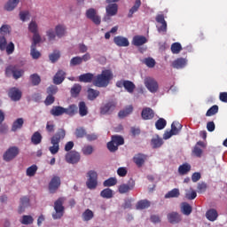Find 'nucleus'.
<instances>
[{
  "label": "nucleus",
  "instance_id": "obj_1",
  "mask_svg": "<svg viewBox=\"0 0 227 227\" xmlns=\"http://www.w3.org/2000/svg\"><path fill=\"white\" fill-rule=\"evenodd\" d=\"M67 136V131L65 129H59L58 131L51 137V145L52 146L49 147V152L51 155H56L59 152V143L65 139Z\"/></svg>",
  "mask_w": 227,
  "mask_h": 227
},
{
  "label": "nucleus",
  "instance_id": "obj_2",
  "mask_svg": "<svg viewBox=\"0 0 227 227\" xmlns=\"http://www.w3.org/2000/svg\"><path fill=\"white\" fill-rule=\"evenodd\" d=\"M113 79V72L109 69L103 70L100 74H98L93 81L94 86L98 88H107L109 82Z\"/></svg>",
  "mask_w": 227,
  "mask_h": 227
},
{
  "label": "nucleus",
  "instance_id": "obj_3",
  "mask_svg": "<svg viewBox=\"0 0 227 227\" xmlns=\"http://www.w3.org/2000/svg\"><path fill=\"white\" fill-rule=\"evenodd\" d=\"M5 75L6 77H13L17 81L24 75V71L15 65H10L5 68Z\"/></svg>",
  "mask_w": 227,
  "mask_h": 227
},
{
  "label": "nucleus",
  "instance_id": "obj_4",
  "mask_svg": "<svg viewBox=\"0 0 227 227\" xmlns=\"http://www.w3.org/2000/svg\"><path fill=\"white\" fill-rule=\"evenodd\" d=\"M65 203V198L60 197L54 202V210L55 213L52 214L53 219H61L63 214H65V207L63 206Z\"/></svg>",
  "mask_w": 227,
  "mask_h": 227
},
{
  "label": "nucleus",
  "instance_id": "obj_5",
  "mask_svg": "<svg viewBox=\"0 0 227 227\" xmlns=\"http://www.w3.org/2000/svg\"><path fill=\"white\" fill-rule=\"evenodd\" d=\"M87 182L86 185L88 189L93 190L97 189V185H98V174L95 170H90L87 173Z\"/></svg>",
  "mask_w": 227,
  "mask_h": 227
},
{
  "label": "nucleus",
  "instance_id": "obj_6",
  "mask_svg": "<svg viewBox=\"0 0 227 227\" xmlns=\"http://www.w3.org/2000/svg\"><path fill=\"white\" fill-rule=\"evenodd\" d=\"M144 84L150 93H157L159 91V82H157L153 77H145Z\"/></svg>",
  "mask_w": 227,
  "mask_h": 227
},
{
  "label": "nucleus",
  "instance_id": "obj_7",
  "mask_svg": "<svg viewBox=\"0 0 227 227\" xmlns=\"http://www.w3.org/2000/svg\"><path fill=\"white\" fill-rule=\"evenodd\" d=\"M20 153V150L17 146H11L9 147L6 152L3 155L4 160L5 162H10L11 160H13L17 155Z\"/></svg>",
  "mask_w": 227,
  "mask_h": 227
},
{
  "label": "nucleus",
  "instance_id": "obj_8",
  "mask_svg": "<svg viewBox=\"0 0 227 227\" xmlns=\"http://www.w3.org/2000/svg\"><path fill=\"white\" fill-rule=\"evenodd\" d=\"M106 15L104 17L105 22L111 20V17H114L118 13V4H109L106 7Z\"/></svg>",
  "mask_w": 227,
  "mask_h": 227
},
{
  "label": "nucleus",
  "instance_id": "obj_9",
  "mask_svg": "<svg viewBox=\"0 0 227 227\" xmlns=\"http://www.w3.org/2000/svg\"><path fill=\"white\" fill-rule=\"evenodd\" d=\"M86 17L87 19H90V20H92L96 26H100V23L102 22L100 16L97 14V10L94 8H90L86 11Z\"/></svg>",
  "mask_w": 227,
  "mask_h": 227
},
{
  "label": "nucleus",
  "instance_id": "obj_10",
  "mask_svg": "<svg viewBox=\"0 0 227 227\" xmlns=\"http://www.w3.org/2000/svg\"><path fill=\"white\" fill-rule=\"evenodd\" d=\"M116 109V102L109 101L100 107V114H113Z\"/></svg>",
  "mask_w": 227,
  "mask_h": 227
},
{
  "label": "nucleus",
  "instance_id": "obj_11",
  "mask_svg": "<svg viewBox=\"0 0 227 227\" xmlns=\"http://www.w3.org/2000/svg\"><path fill=\"white\" fill-rule=\"evenodd\" d=\"M136 186V182L133 179H129L127 184H122L118 187L120 194H127L129 191H132Z\"/></svg>",
  "mask_w": 227,
  "mask_h": 227
},
{
  "label": "nucleus",
  "instance_id": "obj_12",
  "mask_svg": "<svg viewBox=\"0 0 227 227\" xmlns=\"http://www.w3.org/2000/svg\"><path fill=\"white\" fill-rule=\"evenodd\" d=\"M8 97L12 102H19L22 98V91L19 88L12 87L8 90Z\"/></svg>",
  "mask_w": 227,
  "mask_h": 227
},
{
  "label": "nucleus",
  "instance_id": "obj_13",
  "mask_svg": "<svg viewBox=\"0 0 227 227\" xmlns=\"http://www.w3.org/2000/svg\"><path fill=\"white\" fill-rule=\"evenodd\" d=\"M81 160V154L76 151H71L66 154V161L68 164H77Z\"/></svg>",
  "mask_w": 227,
  "mask_h": 227
},
{
  "label": "nucleus",
  "instance_id": "obj_14",
  "mask_svg": "<svg viewBox=\"0 0 227 227\" xmlns=\"http://www.w3.org/2000/svg\"><path fill=\"white\" fill-rule=\"evenodd\" d=\"M61 185V178L58 176H54L49 183V191L51 194H54L59 186Z\"/></svg>",
  "mask_w": 227,
  "mask_h": 227
},
{
  "label": "nucleus",
  "instance_id": "obj_15",
  "mask_svg": "<svg viewBox=\"0 0 227 227\" xmlns=\"http://www.w3.org/2000/svg\"><path fill=\"white\" fill-rule=\"evenodd\" d=\"M156 22H158V24H161L160 27H158L159 33H166L168 31V23L164 19V14H158L156 16Z\"/></svg>",
  "mask_w": 227,
  "mask_h": 227
},
{
  "label": "nucleus",
  "instance_id": "obj_16",
  "mask_svg": "<svg viewBox=\"0 0 227 227\" xmlns=\"http://www.w3.org/2000/svg\"><path fill=\"white\" fill-rule=\"evenodd\" d=\"M114 43H115V45H117V47H129V45H130L129 39H127V37H123L121 35L115 36L114 38Z\"/></svg>",
  "mask_w": 227,
  "mask_h": 227
},
{
  "label": "nucleus",
  "instance_id": "obj_17",
  "mask_svg": "<svg viewBox=\"0 0 227 227\" xmlns=\"http://www.w3.org/2000/svg\"><path fill=\"white\" fill-rule=\"evenodd\" d=\"M147 157L148 156H146V154H143V153L136 154L133 157V162H135V164L137 166V168H142L143 165L145 164Z\"/></svg>",
  "mask_w": 227,
  "mask_h": 227
},
{
  "label": "nucleus",
  "instance_id": "obj_18",
  "mask_svg": "<svg viewBox=\"0 0 227 227\" xmlns=\"http://www.w3.org/2000/svg\"><path fill=\"white\" fill-rule=\"evenodd\" d=\"M167 217L170 224H178L182 221V216L177 212L169 213Z\"/></svg>",
  "mask_w": 227,
  "mask_h": 227
},
{
  "label": "nucleus",
  "instance_id": "obj_19",
  "mask_svg": "<svg viewBox=\"0 0 227 227\" xmlns=\"http://www.w3.org/2000/svg\"><path fill=\"white\" fill-rule=\"evenodd\" d=\"M141 116L144 120H153V116H155V113L150 107H145L142 110Z\"/></svg>",
  "mask_w": 227,
  "mask_h": 227
},
{
  "label": "nucleus",
  "instance_id": "obj_20",
  "mask_svg": "<svg viewBox=\"0 0 227 227\" xmlns=\"http://www.w3.org/2000/svg\"><path fill=\"white\" fill-rule=\"evenodd\" d=\"M146 42H148V39L144 35H135L132 40V44L135 45V47H141V45H145Z\"/></svg>",
  "mask_w": 227,
  "mask_h": 227
},
{
  "label": "nucleus",
  "instance_id": "obj_21",
  "mask_svg": "<svg viewBox=\"0 0 227 227\" xmlns=\"http://www.w3.org/2000/svg\"><path fill=\"white\" fill-rule=\"evenodd\" d=\"M66 75H67V73H65L63 70H59L53 77V83L61 84V82L65 81Z\"/></svg>",
  "mask_w": 227,
  "mask_h": 227
},
{
  "label": "nucleus",
  "instance_id": "obj_22",
  "mask_svg": "<svg viewBox=\"0 0 227 227\" xmlns=\"http://www.w3.org/2000/svg\"><path fill=\"white\" fill-rule=\"evenodd\" d=\"M206 217L207 221H211L212 223H214V221H217L219 214L217 213V210L211 208L206 212Z\"/></svg>",
  "mask_w": 227,
  "mask_h": 227
},
{
  "label": "nucleus",
  "instance_id": "obj_23",
  "mask_svg": "<svg viewBox=\"0 0 227 227\" xmlns=\"http://www.w3.org/2000/svg\"><path fill=\"white\" fill-rule=\"evenodd\" d=\"M27 207H29V198L22 197L18 209L19 214H22Z\"/></svg>",
  "mask_w": 227,
  "mask_h": 227
},
{
  "label": "nucleus",
  "instance_id": "obj_24",
  "mask_svg": "<svg viewBox=\"0 0 227 227\" xmlns=\"http://www.w3.org/2000/svg\"><path fill=\"white\" fill-rule=\"evenodd\" d=\"M186 65H187V60L184 58H179L174 60L172 63L173 68H176V69L184 68Z\"/></svg>",
  "mask_w": 227,
  "mask_h": 227
},
{
  "label": "nucleus",
  "instance_id": "obj_25",
  "mask_svg": "<svg viewBox=\"0 0 227 227\" xmlns=\"http://www.w3.org/2000/svg\"><path fill=\"white\" fill-rule=\"evenodd\" d=\"M132 111H134V107L132 106H128L123 110H121L118 113V116L119 118L123 120V118H126V116H129V114H131Z\"/></svg>",
  "mask_w": 227,
  "mask_h": 227
},
{
  "label": "nucleus",
  "instance_id": "obj_26",
  "mask_svg": "<svg viewBox=\"0 0 227 227\" xmlns=\"http://www.w3.org/2000/svg\"><path fill=\"white\" fill-rule=\"evenodd\" d=\"M23 126H24V119L18 118L12 123V132H17L18 130H20V129H22Z\"/></svg>",
  "mask_w": 227,
  "mask_h": 227
},
{
  "label": "nucleus",
  "instance_id": "obj_27",
  "mask_svg": "<svg viewBox=\"0 0 227 227\" xmlns=\"http://www.w3.org/2000/svg\"><path fill=\"white\" fill-rule=\"evenodd\" d=\"M66 112L63 106H53L50 113L52 116H62V114H66Z\"/></svg>",
  "mask_w": 227,
  "mask_h": 227
},
{
  "label": "nucleus",
  "instance_id": "obj_28",
  "mask_svg": "<svg viewBox=\"0 0 227 227\" xmlns=\"http://www.w3.org/2000/svg\"><path fill=\"white\" fill-rule=\"evenodd\" d=\"M79 114L82 117L88 116V106H86V102L81 101L78 104Z\"/></svg>",
  "mask_w": 227,
  "mask_h": 227
},
{
  "label": "nucleus",
  "instance_id": "obj_29",
  "mask_svg": "<svg viewBox=\"0 0 227 227\" xmlns=\"http://www.w3.org/2000/svg\"><path fill=\"white\" fill-rule=\"evenodd\" d=\"M82 90V86H81V84L79 83H75L70 90L71 93V97H73L74 98H77V97H79V94L81 93V91Z\"/></svg>",
  "mask_w": 227,
  "mask_h": 227
},
{
  "label": "nucleus",
  "instance_id": "obj_30",
  "mask_svg": "<svg viewBox=\"0 0 227 227\" xmlns=\"http://www.w3.org/2000/svg\"><path fill=\"white\" fill-rule=\"evenodd\" d=\"M42 139H43V137H42V134L39 131L34 132V134L31 137V143L32 145H40L42 143Z\"/></svg>",
  "mask_w": 227,
  "mask_h": 227
},
{
  "label": "nucleus",
  "instance_id": "obj_31",
  "mask_svg": "<svg viewBox=\"0 0 227 227\" xmlns=\"http://www.w3.org/2000/svg\"><path fill=\"white\" fill-rule=\"evenodd\" d=\"M19 3H20V0H9L4 6V9L7 12H12V10L17 8V4H19Z\"/></svg>",
  "mask_w": 227,
  "mask_h": 227
},
{
  "label": "nucleus",
  "instance_id": "obj_32",
  "mask_svg": "<svg viewBox=\"0 0 227 227\" xmlns=\"http://www.w3.org/2000/svg\"><path fill=\"white\" fill-rule=\"evenodd\" d=\"M141 7V0H136L134 5L129 9L128 17L129 19H132V16L139 8Z\"/></svg>",
  "mask_w": 227,
  "mask_h": 227
},
{
  "label": "nucleus",
  "instance_id": "obj_33",
  "mask_svg": "<svg viewBox=\"0 0 227 227\" xmlns=\"http://www.w3.org/2000/svg\"><path fill=\"white\" fill-rule=\"evenodd\" d=\"M182 125L178 121H173L171 124V131L174 136H178L180 134V131L182 130Z\"/></svg>",
  "mask_w": 227,
  "mask_h": 227
},
{
  "label": "nucleus",
  "instance_id": "obj_34",
  "mask_svg": "<svg viewBox=\"0 0 227 227\" xmlns=\"http://www.w3.org/2000/svg\"><path fill=\"white\" fill-rule=\"evenodd\" d=\"M55 32L59 38H63V35L67 33V27H65V25H57L55 27Z\"/></svg>",
  "mask_w": 227,
  "mask_h": 227
},
{
  "label": "nucleus",
  "instance_id": "obj_35",
  "mask_svg": "<svg viewBox=\"0 0 227 227\" xmlns=\"http://www.w3.org/2000/svg\"><path fill=\"white\" fill-rule=\"evenodd\" d=\"M93 74L91 73H86L83 74H81L79 76V82H91L93 81Z\"/></svg>",
  "mask_w": 227,
  "mask_h": 227
},
{
  "label": "nucleus",
  "instance_id": "obj_36",
  "mask_svg": "<svg viewBox=\"0 0 227 227\" xmlns=\"http://www.w3.org/2000/svg\"><path fill=\"white\" fill-rule=\"evenodd\" d=\"M87 93H88V100H91V101L95 100L100 95V91L95 89H88Z\"/></svg>",
  "mask_w": 227,
  "mask_h": 227
},
{
  "label": "nucleus",
  "instance_id": "obj_37",
  "mask_svg": "<svg viewBox=\"0 0 227 227\" xmlns=\"http://www.w3.org/2000/svg\"><path fill=\"white\" fill-rule=\"evenodd\" d=\"M151 145L153 148H160V146L164 145V141L162 140V138L159 137V136H156V137L152 138Z\"/></svg>",
  "mask_w": 227,
  "mask_h": 227
},
{
  "label": "nucleus",
  "instance_id": "obj_38",
  "mask_svg": "<svg viewBox=\"0 0 227 227\" xmlns=\"http://www.w3.org/2000/svg\"><path fill=\"white\" fill-rule=\"evenodd\" d=\"M66 114H68V116H74L77 111H79V108L77 107V105H70L67 108H65Z\"/></svg>",
  "mask_w": 227,
  "mask_h": 227
},
{
  "label": "nucleus",
  "instance_id": "obj_39",
  "mask_svg": "<svg viewBox=\"0 0 227 227\" xmlns=\"http://www.w3.org/2000/svg\"><path fill=\"white\" fill-rule=\"evenodd\" d=\"M168 125V121L164 118H160L155 122V128L157 130H163V129H166V126Z\"/></svg>",
  "mask_w": 227,
  "mask_h": 227
},
{
  "label": "nucleus",
  "instance_id": "obj_40",
  "mask_svg": "<svg viewBox=\"0 0 227 227\" xmlns=\"http://www.w3.org/2000/svg\"><path fill=\"white\" fill-rule=\"evenodd\" d=\"M124 90H126L128 93H134V90H136V84L129 80H126L124 81Z\"/></svg>",
  "mask_w": 227,
  "mask_h": 227
},
{
  "label": "nucleus",
  "instance_id": "obj_41",
  "mask_svg": "<svg viewBox=\"0 0 227 227\" xmlns=\"http://www.w3.org/2000/svg\"><path fill=\"white\" fill-rule=\"evenodd\" d=\"M82 217L83 221H86V222L91 221V219H93V217H95V214L90 209H86L82 213Z\"/></svg>",
  "mask_w": 227,
  "mask_h": 227
},
{
  "label": "nucleus",
  "instance_id": "obj_42",
  "mask_svg": "<svg viewBox=\"0 0 227 227\" xmlns=\"http://www.w3.org/2000/svg\"><path fill=\"white\" fill-rule=\"evenodd\" d=\"M189 171H191V165L189 163H184L178 168L179 175H187Z\"/></svg>",
  "mask_w": 227,
  "mask_h": 227
},
{
  "label": "nucleus",
  "instance_id": "obj_43",
  "mask_svg": "<svg viewBox=\"0 0 227 227\" xmlns=\"http://www.w3.org/2000/svg\"><path fill=\"white\" fill-rule=\"evenodd\" d=\"M112 142L114 143L117 146H121V145H125V139H123V137L119 135L112 136Z\"/></svg>",
  "mask_w": 227,
  "mask_h": 227
},
{
  "label": "nucleus",
  "instance_id": "obj_44",
  "mask_svg": "<svg viewBox=\"0 0 227 227\" xmlns=\"http://www.w3.org/2000/svg\"><path fill=\"white\" fill-rule=\"evenodd\" d=\"M182 212L184 215H191L192 214V207L187 202H184L182 205Z\"/></svg>",
  "mask_w": 227,
  "mask_h": 227
},
{
  "label": "nucleus",
  "instance_id": "obj_45",
  "mask_svg": "<svg viewBox=\"0 0 227 227\" xmlns=\"http://www.w3.org/2000/svg\"><path fill=\"white\" fill-rule=\"evenodd\" d=\"M150 207V201L147 200H139L137 203V210H145V208H148Z\"/></svg>",
  "mask_w": 227,
  "mask_h": 227
},
{
  "label": "nucleus",
  "instance_id": "obj_46",
  "mask_svg": "<svg viewBox=\"0 0 227 227\" xmlns=\"http://www.w3.org/2000/svg\"><path fill=\"white\" fill-rule=\"evenodd\" d=\"M180 196V190L178 188H174L169 191L167 194H165V198L168 200L169 198H178Z\"/></svg>",
  "mask_w": 227,
  "mask_h": 227
},
{
  "label": "nucleus",
  "instance_id": "obj_47",
  "mask_svg": "<svg viewBox=\"0 0 227 227\" xmlns=\"http://www.w3.org/2000/svg\"><path fill=\"white\" fill-rule=\"evenodd\" d=\"M101 198H106V200H111L113 198V190L110 188H106L100 192Z\"/></svg>",
  "mask_w": 227,
  "mask_h": 227
},
{
  "label": "nucleus",
  "instance_id": "obj_48",
  "mask_svg": "<svg viewBox=\"0 0 227 227\" xmlns=\"http://www.w3.org/2000/svg\"><path fill=\"white\" fill-rule=\"evenodd\" d=\"M208 188V185L205 182L198 183L197 185V192L199 194H203V192H207V189Z\"/></svg>",
  "mask_w": 227,
  "mask_h": 227
},
{
  "label": "nucleus",
  "instance_id": "obj_49",
  "mask_svg": "<svg viewBox=\"0 0 227 227\" xmlns=\"http://www.w3.org/2000/svg\"><path fill=\"white\" fill-rule=\"evenodd\" d=\"M118 184V180L115 177H110L104 181L103 185L104 187H113Z\"/></svg>",
  "mask_w": 227,
  "mask_h": 227
},
{
  "label": "nucleus",
  "instance_id": "obj_50",
  "mask_svg": "<svg viewBox=\"0 0 227 227\" xmlns=\"http://www.w3.org/2000/svg\"><path fill=\"white\" fill-rule=\"evenodd\" d=\"M182 51V44L180 43H173L171 45V52L172 54H180Z\"/></svg>",
  "mask_w": 227,
  "mask_h": 227
},
{
  "label": "nucleus",
  "instance_id": "obj_51",
  "mask_svg": "<svg viewBox=\"0 0 227 227\" xmlns=\"http://www.w3.org/2000/svg\"><path fill=\"white\" fill-rule=\"evenodd\" d=\"M30 80H31L33 86H38V84H40V82H42V78H40V75H38V74H31Z\"/></svg>",
  "mask_w": 227,
  "mask_h": 227
},
{
  "label": "nucleus",
  "instance_id": "obj_52",
  "mask_svg": "<svg viewBox=\"0 0 227 227\" xmlns=\"http://www.w3.org/2000/svg\"><path fill=\"white\" fill-rule=\"evenodd\" d=\"M34 221L35 219L33 218V216L25 215L22 216L20 223L21 224L27 225V224H33Z\"/></svg>",
  "mask_w": 227,
  "mask_h": 227
},
{
  "label": "nucleus",
  "instance_id": "obj_53",
  "mask_svg": "<svg viewBox=\"0 0 227 227\" xmlns=\"http://www.w3.org/2000/svg\"><path fill=\"white\" fill-rule=\"evenodd\" d=\"M217 113H219V106L217 105H214L207 111L206 116H214V114H217Z\"/></svg>",
  "mask_w": 227,
  "mask_h": 227
},
{
  "label": "nucleus",
  "instance_id": "obj_54",
  "mask_svg": "<svg viewBox=\"0 0 227 227\" xmlns=\"http://www.w3.org/2000/svg\"><path fill=\"white\" fill-rule=\"evenodd\" d=\"M38 171V167L36 165H32L27 168V176H35Z\"/></svg>",
  "mask_w": 227,
  "mask_h": 227
},
{
  "label": "nucleus",
  "instance_id": "obj_55",
  "mask_svg": "<svg viewBox=\"0 0 227 227\" xmlns=\"http://www.w3.org/2000/svg\"><path fill=\"white\" fill-rule=\"evenodd\" d=\"M30 56L33 58V59H38V58L42 56V53L36 51V46L31 45Z\"/></svg>",
  "mask_w": 227,
  "mask_h": 227
},
{
  "label": "nucleus",
  "instance_id": "obj_56",
  "mask_svg": "<svg viewBox=\"0 0 227 227\" xmlns=\"http://www.w3.org/2000/svg\"><path fill=\"white\" fill-rule=\"evenodd\" d=\"M54 130H56V124L53 121H48L46 123V131L48 132V134L54 133Z\"/></svg>",
  "mask_w": 227,
  "mask_h": 227
},
{
  "label": "nucleus",
  "instance_id": "obj_57",
  "mask_svg": "<svg viewBox=\"0 0 227 227\" xmlns=\"http://www.w3.org/2000/svg\"><path fill=\"white\" fill-rule=\"evenodd\" d=\"M28 30L30 33H33V35L38 33V25L36 24V21H31L28 25Z\"/></svg>",
  "mask_w": 227,
  "mask_h": 227
},
{
  "label": "nucleus",
  "instance_id": "obj_58",
  "mask_svg": "<svg viewBox=\"0 0 227 227\" xmlns=\"http://www.w3.org/2000/svg\"><path fill=\"white\" fill-rule=\"evenodd\" d=\"M82 63V59L79 56L74 57L70 60V67H77V65H81Z\"/></svg>",
  "mask_w": 227,
  "mask_h": 227
},
{
  "label": "nucleus",
  "instance_id": "obj_59",
  "mask_svg": "<svg viewBox=\"0 0 227 227\" xmlns=\"http://www.w3.org/2000/svg\"><path fill=\"white\" fill-rule=\"evenodd\" d=\"M46 93L48 95H51L52 97H54V95H56L58 93V86H56V85L49 86L46 90Z\"/></svg>",
  "mask_w": 227,
  "mask_h": 227
},
{
  "label": "nucleus",
  "instance_id": "obj_60",
  "mask_svg": "<svg viewBox=\"0 0 227 227\" xmlns=\"http://www.w3.org/2000/svg\"><path fill=\"white\" fill-rule=\"evenodd\" d=\"M144 63L149 68H153V67H155V59H153V58L145 59Z\"/></svg>",
  "mask_w": 227,
  "mask_h": 227
},
{
  "label": "nucleus",
  "instance_id": "obj_61",
  "mask_svg": "<svg viewBox=\"0 0 227 227\" xmlns=\"http://www.w3.org/2000/svg\"><path fill=\"white\" fill-rule=\"evenodd\" d=\"M107 148L109 152H112V153H114L118 150V146L114 142H113V140L107 143Z\"/></svg>",
  "mask_w": 227,
  "mask_h": 227
},
{
  "label": "nucleus",
  "instance_id": "obj_62",
  "mask_svg": "<svg viewBox=\"0 0 227 227\" xmlns=\"http://www.w3.org/2000/svg\"><path fill=\"white\" fill-rule=\"evenodd\" d=\"M49 58H50V60L51 61V63H56V61H58V59H59V58H60L59 52L55 51V52L50 54Z\"/></svg>",
  "mask_w": 227,
  "mask_h": 227
},
{
  "label": "nucleus",
  "instance_id": "obj_63",
  "mask_svg": "<svg viewBox=\"0 0 227 227\" xmlns=\"http://www.w3.org/2000/svg\"><path fill=\"white\" fill-rule=\"evenodd\" d=\"M82 153L83 155H91L93 153V146L87 145L82 148Z\"/></svg>",
  "mask_w": 227,
  "mask_h": 227
},
{
  "label": "nucleus",
  "instance_id": "obj_64",
  "mask_svg": "<svg viewBox=\"0 0 227 227\" xmlns=\"http://www.w3.org/2000/svg\"><path fill=\"white\" fill-rule=\"evenodd\" d=\"M75 136L76 137H84V136H86V129L82 128L76 129Z\"/></svg>",
  "mask_w": 227,
  "mask_h": 227
}]
</instances>
